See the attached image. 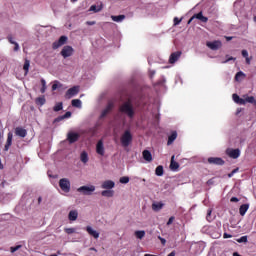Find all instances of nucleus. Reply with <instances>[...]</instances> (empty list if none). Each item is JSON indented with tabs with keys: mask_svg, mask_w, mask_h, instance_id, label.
<instances>
[{
	"mask_svg": "<svg viewBox=\"0 0 256 256\" xmlns=\"http://www.w3.org/2000/svg\"><path fill=\"white\" fill-rule=\"evenodd\" d=\"M226 154L231 159H239V157H241V150L239 148H236V149L228 148L226 150Z\"/></svg>",
	"mask_w": 256,
	"mask_h": 256,
	"instance_id": "obj_7",
	"label": "nucleus"
},
{
	"mask_svg": "<svg viewBox=\"0 0 256 256\" xmlns=\"http://www.w3.org/2000/svg\"><path fill=\"white\" fill-rule=\"evenodd\" d=\"M149 75L151 79H153V77H155V70H150Z\"/></svg>",
	"mask_w": 256,
	"mask_h": 256,
	"instance_id": "obj_58",
	"label": "nucleus"
},
{
	"mask_svg": "<svg viewBox=\"0 0 256 256\" xmlns=\"http://www.w3.org/2000/svg\"><path fill=\"white\" fill-rule=\"evenodd\" d=\"M41 85H42V88H41V93H45V91H47V82L45 81V79H41Z\"/></svg>",
	"mask_w": 256,
	"mask_h": 256,
	"instance_id": "obj_39",
	"label": "nucleus"
},
{
	"mask_svg": "<svg viewBox=\"0 0 256 256\" xmlns=\"http://www.w3.org/2000/svg\"><path fill=\"white\" fill-rule=\"evenodd\" d=\"M231 237H233V235L227 234V233H224V234H223V238H224V239H231Z\"/></svg>",
	"mask_w": 256,
	"mask_h": 256,
	"instance_id": "obj_55",
	"label": "nucleus"
},
{
	"mask_svg": "<svg viewBox=\"0 0 256 256\" xmlns=\"http://www.w3.org/2000/svg\"><path fill=\"white\" fill-rule=\"evenodd\" d=\"M5 185H9V183H7V180H3L1 183V187H5Z\"/></svg>",
	"mask_w": 256,
	"mask_h": 256,
	"instance_id": "obj_59",
	"label": "nucleus"
},
{
	"mask_svg": "<svg viewBox=\"0 0 256 256\" xmlns=\"http://www.w3.org/2000/svg\"><path fill=\"white\" fill-rule=\"evenodd\" d=\"M165 204H163L162 202H154L152 203V209L156 212L161 211V209H163Z\"/></svg>",
	"mask_w": 256,
	"mask_h": 256,
	"instance_id": "obj_27",
	"label": "nucleus"
},
{
	"mask_svg": "<svg viewBox=\"0 0 256 256\" xmlns=\"http://www.w3.org/2000/svg\"><path fill=\"white\" fill-rule=\"evenodd\" d=\"M134 235L137 239H143L145 237V230H137Z\"/></svg>",
	"mask_w": 256,
	"mask_h": 256,
	"instance_id": "obj_34",
	"label": "nucleus"
},
{
	"mask_svg": "<svg viewBox=\"0 0 256 256\" xmlns=\"http://www.w3.org/2000/svg\"><path fill=\"white\" fill-rule=\"evenodd\" d=\"M8 41L9 43H11V45H14L16 42L13 40V37L12 36H9L8 37Z\"/></svg>",
	"mask_w": 256,
	"mask_h": 256,
	"instance_id": "obj_56",
	"label": "nucleus"
},
{
	"mask_svg": "<svg viewBox=\"0 0 256 256\" xmlns=\"http://www.w3.org/2000/svg\"><path fill=\"white\" fill-rule=\"evenodd\" d=\"M228 57L226 60L222 61L223 64L229 63V61H236L237 58L235 57H229V55H226Z\"/></svg>",
	"mask_w": 256,
	"mask_h": 256,
	"instance_id": "obj_47",
	"label": "nucleus"
},
{
	"mask_svg": "<svg viewBox=\"0 0 256 256\" xmlns=\"http://www.w3.org/2000/svg\"><path fill=\"white\" fill-rule=\"evenodd\" d=\"M67 141L70 144L76 143V141H79V134H77L75 132H69L67 134Z\"/></svg>",
	"mask_w": 256,
	"mask_h": 256,
	"instance_id": "obj_14",
	"label": "nucleus"
},
{
	"mask_svg": "<svg viewBox=\"0 0 256 256\" xmlns=\"http://www.w3.org/2000/svg\"><path fill=\"white\" fill-rule=\"evenodd\" d=\"M242 57H244V59L249 57V52L247 50H242Z\"/></svg>",
	"mask_w": 256,
	"mask_h": 256,
	"instance_id": "obj_50",
	"label": "nucleus"
},
{
	"mask_svg": "<svg viewBox=\"0 0 256 256\" xmlns=\"http://www.w3.org/2000/svg\"><path fill=\"white\" fill-rule=\"evenodd\" d=\"M113 107H115V104H113V102H108L107 106L102 110L100 114V119H105V116L113 111Z\"/></svg>",
	"mask_w": 256,
	"mask_h": 256,
	"instance_id": "obj_10",
	"label": "nucleus"
},
{
	"mask_svg": "<svg viewBox=\"0 0 256 256\" xmlns=\"http://www.w3.org/2000/svg\"><path fill=\"white\" fill-rule=\"evenodd\" d=\"M230 201H231V203H239V198H237V197H232V198L230 199Z\"/></svg>",
	"mask_w": 256,
	"mask_h": 256,
	"instance_id": "obj_54",
	"label": "nucleus"
},
{
	"mask_svg": "<svg viewBox=\"0 0 256 256\" xmlns=\"http://www.w3.org/2000/svg\"><path fill=\"white\" fill-rule=\"evenodd\" d=\"M195 19H198L199 21H202V23H207L209 21V18L203 16V12H199L197 14H194Z\"/></svg>",
	"mask_w": 256,
	"mask_h": 256,
	"instance_id": "obj_26",
	"label": "nucleus"
},
{
	"mask_svg": "<svg viewBox=\"0 0 256 256\" xmlns=\"http://www.w3.org/2000/svg\"><path fill=\"white\" fill-rule=\"evenodd\" d=\"M29 67H31V62L29 60H25L23 69L25 71L24 75L29 73Z\"/></svg>",
	"mask_w": 256,
	"mask_h": 256,
	"instance_id": "obj_35",
	"label": "nucleus"
},
{
	"mask_svg": "<svg viewBox=\"0 0 256 256\" xmlns=\"http://www.w3.org/2000/svg\"><path fill=\"white\" fill-rule=\"evenodd\" d=\"M237 171H239V169H234L231 173L228 174V177L229 178L233 177V175H235V173H237Z\"/></svg>",
	"mask_w": 256,
	"mask_h": 256,
	"instance_id": "obj_53",
	"label": "nucleus"
},
{
	"mask_svg": "<svg viewBox=\"0 0 256 256\" xmlns=\"http://www.w3.org/2000/svg\"><path fill=\"white\" fill-rule=\"evenodd\" d=\"M73 47L71 46H64L63 49L60 52V55H62V57L64 59H67V57H71V55H73Z\"/></svg>",
	"mask_w": 256,
	"mask_h": 256,
	"instance_id": "obj_8",
	"label": "nucleus"
},
{
	"mask_svg": "<svg viewBox=\"0 0 256 256\" xmlns=\"http://www.w3.org/2000/svg\"><path fill=\"white\" fill-rule=\"evenodd\" d=\"M158 239H159V241H160V243H161L162 245H165V244L167 243V240H165V238H163V237H161V236H158Z\"/></svg>",
	"mask_w": 256,
	"mask_h": 256,
	"instance_id": "obj_51",
	"label": "nucleus"
},
{
	"mask_svg": "<svg viewBox=\"0 0 256 256\" xmlns=\"http://www.w3.org/2000/svg\"><path fill=\"white\" fill-rule=\"evenodd\" d=\"M211 213H213V211L210 209V210H208L207 216H206V219L209 223H211V221H213V218L211 217Z\"/></svg>",
	"mask_w": 256,
	"mask_h": 256,
	"instance_id": "obj_44",
	"label": "nucleus"
},
{
	"mask_svg": "<svg viewBox=\"0 0 256 256\" xmlns=\"http://www.w3.org/2000/svg\"><path fill=\"white\" fill-rule=\"evenodd\" d=\"M96 153L98 155H101L103 157V155H105V146L103 144V140H99L96 144Z\"/></svg>",
	"mask_w": 256,
	"mask_h": 256,
	"instance_id": "obj_13",
	"label": "nucleus"
},
{
	"mask_svg": "<svg viewBox=\"0 0 256 256\" xmlns=\"http://www.w3.org/2000/svg\"><path fill=\"white\" fill-rule=\"evenodd\" d=\"M79 217V213L77 210H71L68 214L69 221H77V218Z\"/></svg>",
	"mask_w": 256,
	"mask_h": 256,
	"instance_id": "obj_23",
	"label": "nucleus"
},
{
	"mask_svg": "<svg viewBox=\"0 0 256 256\" xmlns=\"http://www.w3.org/2000/svg\"><path fill=\"white\" fill-rule=\"evenodd\" d=\"M181 21H183V19H179L177 17L174 18V25H179V23H181Z\"/></svg>",
	"mask_w": 256,
	"mask_h": 256,
	"instance_id": "obj_52",
	"label": "nucleus"
},
{
	"mask_svg": "<svg viewBox=\"0 0 256 256\" xmlns=\"http://www.w3.org/2000/svg\"><path fill=\"white\" fill-rule=\"evenodd\" d=\"M101 188L102 189H114L115 188V182L113 180H105L104 182H102L101 184Z\"/></svg>",
	"mask_w": 256,
	"mask_h": 256,
	"instance_id": "obj_17",
	"label": "nucleus"
},
{
	"mask_svg": "<svg viewBox=\"0 0 256 256\" xmlns=\"http://www.w3.org/2000/svg\"><path fill=\"white\" fill-rule=\"evenodd\" d=\"M177 139V132L174 131L172 134L168 137L167 145H173V142Z\"/></svg>",
	"mask_w": 256,
	"mask_h": 256,
	"instance_id": "obj_28",
	"label": "nucleus"
},
{
	"mask_svg": "<svg viewBox=\"0 0 256 256\" xmlns=\"http://www.w3.org/2000/svg\"><path fill=\"white\" fill-rule=\"evenodd\" d=\"M20 47H19V43H15L14 44V51H19Z\"/></svg>",
	"mask_w": 256,
	"mask_h": 256,
	"instance_id": "obj_57",
	"label": "nucleus"
},
{
	"mask_svg": "<svg viewBox=\"0 0 256 256\" xmlns=\"http://www.w3.org/2000/svg\"><path fill=\"white\" fill-rule=\"evenodd\" d=\"M67 36H61L57 41H55L52 44V48L53 49H59V47H63V45H65V43H67Z\"/></svg>",
	"mask_w": 256,
	"mask_h": 256,
	"instance_id": "obj_9",
	"label": "nucleus"
},
{
	"mask_svg": "<svg viewBox=\"0 0 256 256\" xmlns=\"http://www.w3.org/2000/svg\"><path fill=\"white\" fill-rule=\"evenodd\" d=\"M119 111L123 115L128 116L129 119H133L135 117V106H133V103H131L130 101L124 102L120 106Z\"/></svg>",
	"mask_w": 256,
	"mask_h": 256,
	"instance_id": "obj_1",
	"label": "nucleus"
},
{
	"mask_svg": "<svg viewBox=\"0 0 256 256\" xmlns=\"http://www.w3.org/2000/svg\"><path fill=\"white\" fill-rule=\"evenodd\" d=\"M206 46L208 49H211V51H218V49H221L223 47V43L221 40H215L212 42H206Z\"/></svg>",
	"mask_w": 256,
	"mask_h": 256,
	"instance_id": "obj_6",
	"label": "nucleus"
},
{
	"mask_svg": "<svg viewBox=\"0 0 256 256\" xmlns=\"http://www.w3.org/2000/svg\"><path fill=\"white\" fill-rule=\"evenodd\" d=\"M246 59V64L247 65H251V58H249V56L247 57V58H245Z\"/></svg>",
	"mask_w": 256,
	"mask_h": 256,
	"instance_id": "obj_60",
	"label": "nucleus"
},
{
	"mask_svg": "<svg viewBox=\"0 0 256 256\" xmlns=\"http://www.w3.org/2000/svg\"><path fill=\"white\" fill-rule=\"evenodd\" d=\"M143 159L147 161V163H151L153 161V155L149 150H144L142 152Z\"/></svg>",
	"mask_w": 256,
	"mask_h": 256,
	"instance_id": "obj_20",
	"label": "nucleus"
},
{
	"mask_svg": "<svg viewBox=\"0 0 256 256\" xmlns=\"http://www.w3.org/2000/svg\"><path fill=\"white\" fill-rule=\"evenodd\" d=\"M180 58H181V51L173 52L170 55L169 63L173 65L174 63H177V61H179Z\"/></svg>",
	"mask_w": 256,
	"mask_h": 256,
	"instance_id": "obj_16",
	"label": "nucleus"
},
{
	"mask_svg": "<svg viewBox=\"0 0 256 256\" xmlns=\"http://www.w3.org/2000/svg\"><path fill=\"white\" fill-rule=\"evenodd\" d=\"M237 243H247V236H242L236 239Z\"/></svg>",
	"mask_w": 256,
	"mask_h": 256,
	"instance_id": "obj_43",
	"label": "nucleus"
},
{
	"mask_svg": "<svg viewBox=\"0 0 256 256\" xmlns=\"http://www.w3.org/2000/svg\"><path fill=\"white\" fill-rule=\"evenodd\" d=\"M243 79H245V74L243 73V71H239L235 75V81L241 82V81H243Z\"/></svg>",
	"mask_w": 256,
	"mask_h": 256,
	"instance_id": "obj_32",
	"label": "nucleus"
},
{
	"mask_svg": "<svg viewBox=\"0 0 256 256\" xmlns=\"http://www.w3.org/2000/svg\"><path fill=\"white\" fill-rule=\"evenodd\" d=\"M64 231L67 235H73V233H77V228H65Z\"/></svg>",
	"mask_w": 256,
	"mask_h": 256,
	"instance_id": "obj_40",
	"label": "nucleus"
},
{
	"mask_svg": "<svg viewBox=\"0 0 256 256\" xmlns=\"http://www.w3.org/2000/svg\"><path fill=\"white\" fill-rule=\"evenodd\" d=\"M101 195L102 197H113V195H115V191L106 189L101 192Z\"/></svg>",
	"mask_w": 256,
	"mask_h": 256,
	"instance_id": "obj_30",
	"label": "nucleus"
},
{
	"mask_svg": "<svg viewBox=\"0 0 256 256\" xmlns=\"http://www.w3.org/2000/svg\"><path fill=\"white\" fill-rule=\"evenodd\" d=\"M167 256H175V252H171V253L168 254Z\"/></svg>",
	"mask_w": 256,
	"mask_h": 256,
	"instance_id": "obj_64",
	"label": "nucleus"
},
{
	"mask_svg": "<svg viewBox=\"0 0 256 256\" xmlns=\"http://www.w3.org/2000/svg\"><path fill=\"white\" fill-rule=\"evenodd\" d=\"M232 99L234 103H237L238 105H245V99L240 98L237 94H233Z\"/></svg>",
	"mask_w": 256,
	"mask_h": 256,
	"instance_id": "obj_25",
	"label": "nucleus"
},
{
	"mask_svg": "<svg viewBox=\"0 0 256 256\" xmlns=\"http://www.w3.org/2000/svg\"><path fill=\"white\" fill-rule=\"evenodd\" d=\"M79 93V86H73L72 88L68 89L65 97L66 99H71V97H75Z\"/></svg>",
	"mask_w": 256,
	"mask_h": 256,
	"instance_id": "obj_11",
	"label": "nucleus"
},
{
	"mask_svg": "<svg viewBox=\"0 0 256 256\" xmlns=\"http://www.w3.org/2000/svg\"><path fill=\"white\" fill-rule=\"evenodd\" d=\"M80 160L85 164V163H88L89 162V154H87L86 151H83L81 154H80Z\"/></svg>",
	"mask_w": 256,
	"mask_h": 256,
	"instance_id": "obj_29",
	"label": "nucleus"
},
{
	"mask_svg": "<svg viewBox=\"0 0 256 256\" xmlns=\"http://www.w3.org/2000/svg\"><path fill=\"white\" fill-rule=\"evenodd\" d=\"M12 143H13V133L9 132L7 141L4 147V151H9V147H11Z\"/></svg>",
	"mask_w": 256,
	"mask_h": 256,
	"instance_id": "obj_21",
	"label": "nucleus"
},
{
	"mask_svg": "<svg viewBox=\"0 0 256 256\" xmlns=\"http://www.w3.org/2000/svg\"><path fill=\"white\" fill-rule=\"evenodd\" d=\"M233 39V37H231V36H226V40L227 41H231Z\"/></svg>",
	"mask_w": 256,
	"mask_h": 256,
	"instance_id": "obj_63",
	"label": "nucleus"
},
{
	"mask_svg": "<svg viewBox=\"0 0 256 256\" xmlns=\"http://www.w3.org/2000/svg\"><path fill=\"white\" fill-rule=\"evenodd\" d=\"M170 169L171 171H177L179 169V163L175 161V155L171 157Z\"/></svg>",
	"mask_w": 256,
	"mask_h": 256,
	"instance_id": "obj_22",
	"label": "nucleus"
},
{
	"mask_svg": "<svg viewBox=\"0 0 256 256\" xmlns=\"http://www.w3.org/2000/svg\"><path fill=\"white\" fill-rule=\"evenodd\" d=\"M72 107H76L77 109H81L83 107V102L79 99L72 100Z\"/></svg>",
	"mask_w": 256,
	"mask_h": 256,
	"instance_id": "obj_31",
	"label": "nucleus"
},
{
	"mask_svg": "<svg viewBox=\"0 0 256 256\" xmlns=\"http://www.w3.org/2000/svg\"><path fill=\"white\" fill-rule=\"evenodd\" d=\"M208 163H210V165H225V160L219 157H210L208 158Z\"/></svg>",
	"mask_w": 256,
	"mask_h": 256,
	"instance_id": "obj_15",
	"label": "nucleus"
},
{
	"mask_svg": "<svg viewBox=\"0 0 256 256\" xmlns=\"http://www.w3.org/2000/svg\"><path fill=\"white\" fill-rule=\"evenodd\" d=\"M21 249V245L13 246L10 248L11 253H15L16 251H19Z\"/></svg>",
	"mask_w": 256,
	"mask_h": 256,
	"instance_id": "obj_48",
	"label": "nucleus"
},
{
	"mask_svg": "<svg viewBox=\"0 0 256 256\" xmlns=\"http://www.w3.org/2000/svg\"><path fill=\"white\" fill-rule=\"evenodd\" d=\"M58 87H61V84H59V81H55L52 85V91H57Z\"/></svg>",
	"mask_w": 256,
	"mask_h": 256,
	"instance_id": "obj_46",
	"label": "nucleus"
},
{
	"mask_svg": "<svg viewBox=\"0 0 256 256\" xmlns=\"http://www.w3.org/2000/svg\"><path fill=\"white\" fill-rule=\"evenodd\" d=\"M173 221H175V216H171V217L168 219L166 225H167L168 227H169V225H173Z\"/></svg>",
	"mask_w": 256,
	"mask_h": 256,
	"instance_id": "obj_49",
	"label": "nucleus"
},
{
	"mask_svg": "<svg viewBox=\"0 0 256 256\" xmlns=\"http://www.w3.org/2000/svg\"><path fill=\"white\" fill-rule=\"evenodd\" d=\"M88 11L92 13H100V11H103V2H97L96 4L90 6Z\"/></svg>",
	"mask_w": 256,
	"mask_h": 256,
	"instance_id": "obj_12",
	"label": "nucleus"
},
{
	"mask_svg": "<svg viewBox=\"0 0 256 256\" xmlns=\"http://www.w3.org/2000/svg\"><path fill=\"white\" fill-rule=\"evenodd\" d=\"M45 103V96H41L36 99V105H40L42 107V105H45Z\"/></svg>",
	"mask_w": 256,
	"mask_h": 256,
	"instance_id": "obj_38",
	"label": "nucleus"
},
{
	"mask_svg": "<svg viewBox=\"0 0 256 256\" xmlns=\"http://www.w3.org/2000/svg\"><path fill=\"white\" fill-rule=\"evenodd\" d=\"M202 233L206 235H210L212 239H219L221 237V232L219 231V227L213 225H206L201 229Z\"/></svg>",
	"mask_w": 256,
	"mask_h": 256,
	"instance_id": "obj_2",
	"label": "nucleus"
},
{
	"mask_svg": "<svg viewBox=\"0 0 256 256\" xmlns=\"http://www.w3.org/2000/svg\"><path fill=\"white\" fill-rule=\"evenodd\" d=\"M112 21L121 23L125 19V15L111 16Z\"/></svg>",
	"mask_w": 256,
	"mask_h": 256,
	"instance_id": "obj_33",
	"label": "nucleus"
},
{
	"mask_svg": "<svg viewBox=\"0 0 256 256\" xmlns=\"http://www.w3.org/2000/svg\"><path fill=\"white\" fill-rule=\"evenodd\" d=\"M86 25H90V26L95 25V21H87Z\"/></svg>",
	"mask_w": 256,
	"mask_h": 256,
	"instance_id": "obj_62",
	"label": "nucleus"
},
{
	"mask_svg": "<svg viewBox=\"0 0 256 256\" xmlns=\"http://www.w3.org/2000/svg\"><path fill=\"white\" fill-rule=\"evenodd\" d=\"M120 143L122 147H129V145L133 143V134L131 133V130L127 129L122 133Z\"/></svg>",
	"mask_w": 256,
	"mask_h": 256,
	"instance_id": "obj_3",
	"label": "nucleus"
},
{
	"mask_svg": "<svg viewBox=\"0 0 256 256\" xmlns=\"http://www.w3.org/2000/svg\"><path fill=\"white\" fill-rule=\"evenodd\" d=\"M119 181L122 183V185H127V183H129V176H123Z\"/></svg>",
	"mask_w": 256,
	"mask_h": 256,
	"instance_id": "obj_41",
	"label": "nucleus"
},
{
	"mask_svg": "<svg viewBox=\"0 0 256 256\" xmlns=\"http://www.w3.org/2000/svg\"><path fill=\"white\" fill-rule=\"evenodd\" d=\"M163 173H164V170H163V166H158L155 170V175H157V177H163Z\"/></svg>",
	"mask_w": 256,
	"mask_h": 256,
	"instance_id": "obj_36",
	"label": "nucleus"
},
{
	"mask_svg": "<svg viewBox=\"0 0 256 256\" xmlns=\"http://www.w3.org/2000/svg\"><path fill=\"white\" fill-rule=\"evenodd\" d=\"M193 19H195V15H193L189 20H188V25H191L193 22Z\"/></svg>",
	"mask_w": 256,
	"mask_h": 256,
	"instance_id": "obj_61",
	"label": "nucleus"
},
{
	"mask_svg": "<svg viewBox=\"0 0 256 256\" xmlns=\"http://www.w3.org/2000/svg\"><path fill=\"white\" fill-rule=\"evenodd\" d=\"M70 117H71V112L68 111V112H66L63 116H60V117H59V120L61 121V120H63V119H69Z\"/></svg>",
	"mask_w": 256,
	"mask_h": 256,
	"instance_id": "obj_42",
	"label": "nucleus"
},
{
	"mask_svg": "<svg viewBox=\"0 0 256 256\" xmlns=\"http://www.w3.org/2000/svg\"><path fill=\"white\" fill-rule=\"evenodd\" d=\"M249 211V204H242L239 208L241 217H245V214Z\"/></svg>",
	"mask_w": 256,
	"mask_h": 256,
	"instance_id": "obj_24",
	"label": "nucleus"
},
{
	"mask_svg": "<svg viewBox=\"0 0 256 256\" xmlns=\"http://www.w3.org/2000/svg\"><path fill=\"white\" fill-rule=\"evenodd\" d=\"M15 135H17V137H21L22 139H25V137H27V130H25V128L23 127H16Z\"/></svg>",
	"mask_w": 256,
	"mask_h": 256,
	"instance_id": "obj_18",
	"label": "nucleus"
},
{
	"mask_svg": "<svg viewBox=\"0 0 256 256\" xmlns=\"http://www.w3.org/2000/svg\"><path fill=\"white\" fill-rule=\"evenodd\" d=\"M53 111L55 112L63 111V102L56 103V105L53 107Z\"/></svg>",
	"mask_w": 256,
	"mask_h": 256,
	"instance_id": "obj_37",
	"label": "nucleus"
},
{
	"mask_svg": "<svg viewBox=\"0 0 256 256\" xmlns=\"http://www.w3.org/2000/svg\"><path fill=\"white\" fill-rule=\"evenodd\" d=\"M59 187L64 193H69L71 191V181L67 178H62L59 180Z\"/></svg>",
	"mask_w": 256,
	"mask_h": 256,
	"instance_id": "obj_4",
	"label": "nucleus"
},
{
	"mask_svg": "<svg viewBox=\"0 0 256 256\" xmlns=\"http://www.w3.org/2000/svg\"><path fill=\"white\" fill-rule=\"evenodd\" d=\"M94 191H95L94 185L81 186L77 189V192L81 193L82 195H93Z\"/></svg>",
	"mask_w": 256,
	"mask_h": 256,
	"instance_id": "obj_5",
	"label": "nucleus"
},
{
	"mask_svg": "<svg viewBox=\"0 0 256 256\" xmlns=\"http://www.w3.org/2000/svg\"><path fill=\"white\" fill-rule=\"evenodd\" d=\"M85 231H87L88 235L94 237V239H99V232H97L93 227L86 226Z\"/></svg>",
	"mask_w": 256,
	"mask_h": 256,
	"instance_id": "obj_19",
	"label": "nucleus"
},
{
	"mask_svg": "<svg viewBox=\"0 0 256 256\" xmlns=\"http://www.w3.org/2000/svg\"><path fill=\"white\" fill-rule=\"evenodd\" d=\"M245 103H255V97H253V96H248V97L245 99Z\"/></svg>",
	"mask_w": 256,
	"mask_h": 256,
	"instance_id": "obj_45",
	"label": "nucleus"
}]
</instances>
